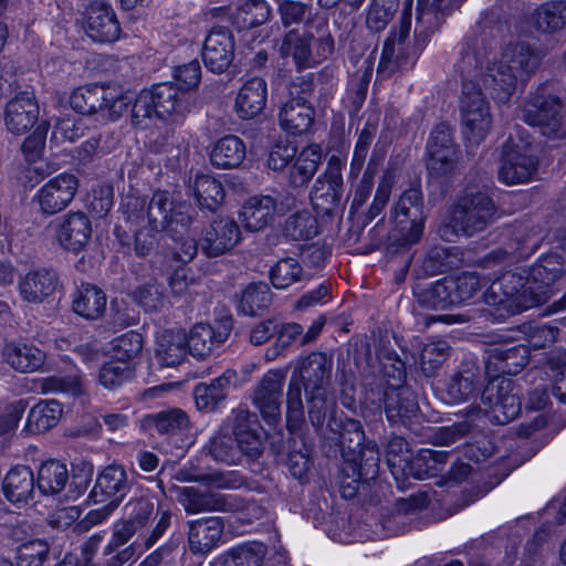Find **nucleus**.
Masks as SVG:
<instances>
[{"label": "nucleus", "instance_id": "a18cd8bd", "mask_svg": "<svg viewBox=\"0 0 566 566\" xmlns=\"http://www.w3.org/2000/svg\"><path fill=\"white\" fill-rule=\"evenodd\" d=\"M69 482V471L64 463L49 460L38 471L36 485L41 494L53 496L60 494Z\"/></svg>", "mask_w": 566, "mask_h": 566}, {"label": "nucleus", "instance_id": "e2e57ef3", "mask_svg": "<svg viewBox=\"0 0 566 566\" xmlns=\"http://www.w3.org/2000/svg\"><path fill=\"white\" fill-rule=\"evenodd\" d=\"M266 553L265 545L250 542L233 547L227 555L232 566H262Z\"/></svg>", "mask_w": 566, "mask_h": 566}, {"label": "nucleus", "instance_id": "4468645a", "mask_svg": "<svg viewBox=\"0 0 566 566\" xmlns=\"http://www.w3.org/2000/svg\"><path fill=\"white\" fill-rule=\"evenodd\" d=\"M482 410L491 421L505 424L517 417L521 411V401L511 380L500 379L496 384L490 382L481 396Z\"/></svg>", "mask_w": 566, "mask_h": 566}, {"label": "nucleus", "instance_id": "a878e982", "mask_svg": "<svg viewBox=\"0 0 566 566\" xmlns=\"http://www.w3.org/2000/svg\"><path fill=\"white\" fill-rule=\"evenodd\" d=\"M92 235L91 220L83 211L64 214L57 222L56 238L62 248L78 253Z\"/></svg>", "mask_w": 566, "mask_h": 566}, {"label": "nucleus", "instance_id": "9b49d317", "mask_svg": "<svg viewBox=\"0 0 566 566\" xmlns=\"http://www.w3.org/2000/svg\"><path fill=\"white\" fill-rule=\"evenodd\" d=\"M392 218L397 226L390 234L401 245H411L421 239L427 216L423 210V196L420 187L406 189L394 206Z\"/></svg>", "mask_w": 566, "mask_h": 566}, {"label": "nucleus", "instance_id": "f257e3e1", "mask_svg": "<svg viewBox=\"0 0 566 566\" xmlns=\"http://www.w3.org/2000/svg\"><path fill=\"white\" fill-rule=\"evenodd\" d=\"M566 261L557 253L542 256L530 269L506 272L484 292L485 303L493 308L495 321L539 306L549 298L551 285L562 276Z\"/></svg>", "mask_w": 566, "mask_h": 566}, {"label": "nucleus", "instance_id": "7ed1b4c3", "mask_svg": "<svg viewBox=\"0 0 566 566\" xmlns=\"http://www.w3.org/2000/svg\"><path fill=\"white\" fill-rule=\"evenodd\" d=\"M541 64L539 53L525 42L507 44L499 59L489 63L483 84L496 103H506L518 85H524Z\"/></svg>", "mask_w": 566, "mask_h": 566}, {"label": "nucleus", "instance_id": "37998d69", "mask_svg": "<svg viewBox=\"0 0 566 566\" xmlns=\"http://www.w3.org/2000/svg\"><path fill=\"white\" fill-rule=\"evenodd\" d=\"M448 277L431 283H418L413 294L420 306L430 310H446L454 306Z\"/></svg>", "mask_w": 566, "mask_h": 566}, {"label": "nucleus", "instance_id": "e433bc0d", "mask_svg": "<svg viewBox=\"0 0 566 566\" xmlns=\"http://www.w3.org/2000/svg\"><path fill=\"white\" fill-rule=\"evenodd\" d=\"M2 356L4 360L20 373H32L38 370L45 360V354L38 347L10 342L3 346Z\"/></svg>", "mask_w": 566, "mask_h": 566}, {"label": "nucleus", "instance_id": "09e8293b", "mask_svg": "<svg viewBox=\"0 0 566 566\" xmlns=\"http://www.w3.org/2000/svg\"><path fill=\"white\" fill-rule=\"evenodd\" d=\"M193 196L201 209L214 211L224 199L222 184L210 175H197L192 184Z\"/></svg>", "mask_w": 566, "mask_h": 566}, {"label": "nucleus", "instance_id": "7c9ffc66", "mask_svg": "<svg viewBox=\"0 0 566 566\" xmlns=\"http://www.w3.org/2000/svg\"><path fill=\"white\" fill-rule=\"evenodd\" d=\"M126 228L116 227L115 233L123 247L133 249L138 258L151 255L158 247L160 231L144 223L134 224L125 219Z\"/></svg>", "mask_w": 566, "mask_h": 566}, {"label": "nucleus", "instance_id": "bf43d9fd", "mask_svg": "<svg viewBox=\"0 0 566 566\" xmlns=\"http://www.w3.org/2000/svg\"><path fill=\"white\" fill-rule=\"evenodd\" d=\"M378 359L381 365L382 377L386 381L384 389L408 388L403 385L406 380V366L396 352L381 349L378 353Z\"/></svg>", "mask_w": 566, "mask_h": 566}, {"label": "nucleus", "instance_id": "680f3d73", "mask_svg": "<svg viewBox=\"0 0 566 566\" xmlns=\"http://www.w3.org/2000/svg\"><path fill=\"white\" fill-rule=\"evenodd\" d=\"M399 2L400 0H371L366 15L368 30L375 33L384 31L397 13Z\"/></svg>", "mask_w": 566, "mask_h": 566}, {"label": "nucleus", "instance_id": "bb28decb", "mask_svg": "<svg viewBox=\"0 0 566 566\" xmlns=\"http://www.w3.org/2000/svg\"><path fill=\"white\" fill-rule=\"evenodd\" d=\"M241 239L238 223L230 218L216 219L206 230L201 250L209 258L219 256L232 250Z\"/></svg>", "mask_w": 566, "mask_h": 566}, {"label": "nucleus", "instance_id": "864d4df0", "mask_svg": "<svg viewBox=\"0 0 566 566\" xmlns=\"http://www.w3.org/2000/svg\"><path fill=\"white\" fill-rule=\"evenodd\" d=\"M62 416V406L56 400H43L33 406L27 427L32 432H44L55 427Z\"/></svg>", "mask_w": 566, "mask_h": 566}, {"label": "nucleus", "instance_id": "f704fd0d", "mask_svg": "<svg viewBox=\"0 0 566 566\" xmlns=\"http://www.w3.org/2000/svg\"><path fill=\"white\" fill-rule=\"evenodd\" d=\"M187 336L181 331H164L157 336L155 358L163 367L178 366L187 355Z\"/></svg>", "mask_w": 566, "mask_h": 566}, {"label": "nucleus", "instance_id": "ddd939ff", "mask_svg": "<svg viewBox=\"0 0 566 566\" xmlns=\"http://www.w3.org/2000/svg\"><path fill=\"white\" fill-rule=\"evenodd\" d=\"M343 186L342 160L332 156L310 193L314 210L323 216H333L337 212L343 197Z\"/></svg>", "mask_w": 566, "mask_h": 566}, {"label": "nucleus", "instance_id": "4d7b16f0", "mask_svg": "<svg viewBox=\"0 0 566 566\" xmlns=\"http://www.w3.org/2000/svg\"><path fill=\"white\" fill-rule=\"evenodd\" d=\"M317 233V220L308 210H301L291 214L283 226V234L295 241L310 240Z\"/></svg>", "mask_w": 566, "mask_h": 566}, {"label": "nucleus", "instance_id": "dca6fc26", "mask_svg": "<svg viewBox=\"0 0 566 566\" xmlns=\"http://www.w3.org/2000/svg\"><path fill=\"white\" fill-rule=\"evenodd\" d=\"M411 27L410 9H405L398 29H394L384 42L378 73L387 76L405 66L409 61L408 38Z\"/></svg>", "mask_w": 566, "mask_h": 566}, {"label": "nucleus", "instance_id": "774afa93", "mask_svg": "<svg viewBox=\"0 0 566 566\" xmlns=\"http://www.w3.org/2000/svg\"><path fill=\"white\" fill-rule=\"evenodd\" d=\"M50 546L48 542L40 538H33L22 543L18 547V566H43L48 559Z\"/></svg>", "mask_w": 566, "mask_h": 566}, {"label": "nucleus", "instance_id": "c9c22d12", "mask_svg": "<svg viewBox=\"0 0 566 566\" xmlns=\"http://www.w3.org/2000/svg\"><path fill=\"white\" fill-rule=\"evenodd\" d=\"M302 33L311 42L319 59L325 60L334 53L335 42L329 30L328 19L325 15L321 13L308 15L303 24Z\"/></svg>", "mask_w": 566, "mask_h": 566}, {"label": "nucleus", "instance_id": "5701e85b", "mask_svg": "<svg viewBox=\"0 0 566 566\" xmlns=\"http://www.w3.org/2000/svg\"><path fill=\"white\" fill-rule=\"evenodd\" d=\"M530 361V347L524 344L500 346L490 350L485 360V374L499 378L518 374Z\"/></svg>", "mask_w": 566, "mask_h": 566}, {"label": "nucleus", "instance_id": "39448f33", "mask_svg": "<svg viewBox=\"0 0 566 566\" xmlns=\"http://www.w3.org/2000/svg\"><path fill=\"white\" fill-rule=\"evenodd\" d=\"M127 221L144 223L160 232L169 233L178 230H189L192 223L191 208L184 202H175L166 190H157L150 200L139 197H127L122 205Z\"/></svg>", "mask_w": 566, "mask_h": 566}, {"label": "nucleus", "instance_id": "a211bd4d", "mask_svg": "<svg viewBox=\"0 0 566 566\" xmlns=\"http://www.w3.org/2000/svg\"><path fill=\"white\" fill-rule=\"evenodd\" d=\"M177 501L188 514L233 512L238 507L231 496L195 486L178 488Z\"/></svg>", "mask_w": 566, "mask_h": 566}, {"label": "nucleus", "instance_id": "72a5a7b5", "mask_svg": "<svg viewBox=\"0 0 566 566\" xmlns=\"http://www.w3.org/2000/svg\"><path fill=\"white\" fill-rule=\"evenodd\" d=\"M481 380L480 369L474 364H464L447 381L444 392L450 402L469 400L478 391Z\"/></svg>", "mask_w": 566, "mask_h": 566}, {"label": "nucleus", "instance_id": "69168bd1", "mask_svg": "<svg viewBox=\"0 0 566 566\" xmlns=\"http://www.w3.org/2000/svg\"><path fill=\"white\" fill-rule=\"evenodd\" d=\"M450 346L446 340H434L426 344L420 353V366L428 377L442 366L449 356Z\"/></svg>", "mask_w": 566, "mask_h": 566}, {"label": "nucleus", "instance_id": "2f4dec72", "mask_svg": "<svg viewBox=\"0 0 566 566\" xmlns=\"http://www.w3.org/2000/svg\"><path fill=\"white\" fill-rule=\"evenodd\" d=\"M35 480L27 465H17L9 470L2 481L4 497L14 505H25L34 494Z\"/></svg>", "mask_w": 566, "mask_h": 566}, {"label": "nucleus", "instance_id": "2eb2a0df", "mask_svg": "<svg viewBox=\"0 0 566 566\" xmlns=\"http://www.w3.org/2000/svg\"><path fill=\"white\" fill-rule=\"evenodd\" d=\"M78 185L80 181L75 175L62 172L51 178L38 190L34 201L43 214H56L73 201Z\"/></svg>", "mask_w": 566, "mask_h": 566}, {"label": "nucleus", "instance_id": "393cba45", "mask_svg": "<svg viewBox=\"0 0 566 566\" xmlns=\"http://www.w3.org/2000/svg\"><path fill=\"white\" fill-rule=\"evenodd\" d=\"M129 491L127 474L120 465H108L97 476L90 499L95 503H112L118 506Z\"/></svg>", "mask_w": 566, "mask_h": 566}, {"label": "nucleus", "instance_id": "0e129e2a", "mask_svg": "<svg viewBox=\"0 0 566 566\" xmlns=\"http://www.w3.org/2000/svg\"><path fill=\"white\" fill-rule=\"evenodd\" d=\"M208 451L217 462L237 464L241 460L234 438L226 433L219 432L213 436L208 444Z\"/></svg>", "mask_w": 566, "mask_h": 566}, {"label": "nucleus", "instance_id": "aec40b11", "mask_svg": "<svg viewBox=\"0 0 566 566\" xmlns=\"http://www.w3.org/2000/svg\"><path fill=\"white\" fill-rule=\"evenodd\" d=\"M224 534V521L219 516H209L188 522L189 549L195 555H207L221 543Z\"/></svg>", "mask_w": 566, "mask_h": 566}, {"label": "nucleus", "instance_id": "49530a36", "mask_svg": "<svg viewBox=\"0 0 566 566\" xmlns=\"http://www.w3.org/2000/svg\"><path fill=\"white\" fill-rule=\"evenodd\" d=\"M449 454L447 451L420 449L410 459L406 470L418 480L436 476L447 463Z\"/></svg>", "mask_w": 566, "mask_h": 566}, {"label": "nucleus", "instance_id": "473e14b6", "mask_svg": "<svg viewBox=\"0 0 566 566\" xmlns=\"http://www.w3.org/2000/svg\"><path fill=\"white\" fill-rule=\"evenodd\" d=\"M55 272L41 269L27 273L19 282L21 297L29 303H41L52 295L57 286Z\"/></svg>", "mask_w": 566, "mask_h": 566}, {"label": "nucleus", "instance_id": "9d476101", "mask_svg": "<svg viewBox=\"0 0 566 566\" xmlns=\"http://www.w3.org/2000/svg\"><path fill=\"white\" fill-rule=\"evenodd\" d=\"M365 403L375 412L380 413L384 409L388 421L392 424L408 427L419 417L418 401L410 388L370 387L366 390Z\"/></svg>", "mask_w": 566, "mask_h": 566}, {"label": "nucleus", "instance_id": "412c9836", "mask_svg": "<svg viewBox=\"0 0 566 566\" xmlns=\"http://www.w3.org/2000/svg\"><path fill=\"white\" fill-rule=\"evenodd\" d=\"M86 33L101 43L114 42L119 38V22L113 8L105 0H94L87 8Z\"/></svg>", "mask_w": 566, "mask_h": 566}, {"label": "nucleus", "instance_id": "603ef678", "mask_svg": "<svg viewBox=\"0 0 566 566\" xmlns=\"http://www.w3.org/2000/svg\"><path fill=\"white\" fill-rule=\"evenodd\" d=\"M272 293L266 283H251L242 292L239 312L247 316L261 315L271 304Z\"/></svg>", "mask_w": 566, "mask_h": 566}, {"label": "nucleus", "instance_id": "58836bf2", "mask_svg": "<svg viewBox=\"0 0 566 566\" xmlns=\"http://www.w3.org/2000/svg\"><path fill=\"white\" fill-rule=\"evenodd\" d=\"M240 218L249 231H260L266 228L274 218L272 196H254L242 206Z\"/></svg>", "mask_w": 566, "mask_h": 566}, {"label": "nucleus", "instance_id": "1a4fd4ad", "mask_svg": "<svg viewBox=\"0 0 566 566\" xmlns=\"http://www.w3.org/2000/svg\"><path fill=\"white\" fill-rule=\"evenodd\" d=\"M314 93V82L310 76H297L289 86V99L282 105L279 119L282 129L292 135H302L314 123L315 111L310 98Z\"/></svg>", "mask_w": 566, "mask_h": 566}, {"label": "nucleus", "instance_id": "6ab92c4d", "mask_svg": "<svg viewBox=\"0 0 566 566\" xmlns=\"http://www.w3.org/2000/svg\"><path fill=\"white\" fill-rule=\"evenodd\" d=\"M234 57V38L226 27H214L206 36L202 59L208 70L213 73L224 72Z\"/></svg>", "mask_w": 566, "mask_h": 566}, {"label": "nucleus", "instance_id": "423d86ee", "mask_svg": "<svg viewBox=\"0 0 566 566\" xmlns=\"http://www.w3.org/2000/svg\"><path fill=\"white\" fill-rule=\"evenodd\" d=\"M496 211L495 202L488 193L464 192L448 209L447 220L439 227V235L448 242L460 235L471 238L495 221Z\"/></svg>", "mask_w": 566, "mask_h": 566}, {"label": "nucleus", "instance_id": "f3484780", "mask_svg": "<svg viewBox=\"0 0 566 566\" xmlns=\"http://www.w3.org/2000/svg\"><path fill=\"white\" fill-rule=\"evenodd\" d=\"M285 379L286 371L271 369L263 375L251 395L252 403L269 422L276 421L280 416Z\"/></svg>", "mask_w": 566, "mask_h": 566}, {"label": "nucleus", "instance_id": "8fccbe9b", "mask_svg": "<svg viewBox=\"0 0 566 566\" xmlns=\"http://www.w3.org/2000/svg\"><path fill=\"white\" fill-rule=\"evenodd\" d=\"M142 424L146 429H156L160 434H177L188 428L189 419L185 411L172 408L145 416Z\"/></svg>", "mask_w": 566, "mask_h": 566}, {"label": "nucleus", "instance_id": "3c124183", "mask_svg": "<svg viewBox=\"0 0 566 566\" xmlns=\"http://www.w3.org/2000/svg\"><path fill=\"white\" fill-rule=\"evenodd\" d=\"M305 398L311 424L315 431L319 432L324 427L327 416L332 415L336 407L335 398L329 392V389L305 391Z\"/></svg>", "mask_w": 566, "mask_h": 566}, {"label": "nucleus", "instance_id": "f8f14e48", "mask_svg": "<svg viewBox=\"0 0 566 566\" xmlns=\"http://www.w3.org/2000/svg\"><path fill=\"white\" fill-rule=\"evenodd\" d=\"M538 168V160L527 145H520L509 139L502 147L499 180L513 186L526 184L533 179Z\"/></svg>", "mask_w": 566, "mask_h": 566}, {"label": "nucleus", "instance_id": "13d9d810", "mask_svg": "<svg viewBox=\"0 0 566 566\" xmlns=\"http://www.w3.org/2000/svg\"><path fill=\"white\" fill-rule=\"evenodd\" d=\"M312 48L311 42L303 36V33L298 29H293L284 35L280 53L282 56H292L296 66L302 69L308 65Z\"/></svg>", "mask_w": 566, "mask_h": 566}, {"label": "nucleus", "instance_id": "338daca9", "mask_svg": "<svg viewBox=\"0 0 566 566\" xmlns=\"http://www.w3.org/2000/svg\"><path fill=\"white\" fill-rule=\"evenodd\" d=\"M454 305L472 298L482 287L480 276L473 272H465L452 279L448 277Z\"/></svg>", "mask_w": 566, "mask_h": 566}, {"label": "nucleus", "instance_id": "c756f323", "mask_svg": "<svg viewBox=\"0 0 566 566\" xmlns=\"http://www.w3.org/2000/svg\"><path fill=\"white\" fill-rule=\"evenodd\" d=\"M266 98L265 80L254 76L240 87L234 102V111L241 119H252L265 108Z\"/></svg>", "mask_w": 566, "mask_h": 566}, {"label": "nucleus", "instance_id": "a19ab883", "mask_svg": "<svg viewBox=\"0 0 566 566\" xmlns=\"http://www.w3.org/2000/svg\"><path fill=\"white\" fill-rule=\"evenodd\" d=\"M245 156L244 142L238 136L227 135L214 144L210 154V161L217 168L231 169L239 167Z\"/></svg>", "mask_w": 566, "mask_h": 566}, {"label": "nucleus", "instance_id": "f03ea898", "mask_svg": "<svg viewBox=\"0 0 566 566\" xmlns=\"http://www.w3.org/2000/svg\"><path fill=\"white\" fill-rule=\"evenodd\" d=\"M492 42L484 34L468 35L455 64L462 78L460 113L462 133L471 145H479L489 134L492 125L490 105L480 87L472 81L481 69Z\"/></svg>", "mask_w": 566, "mask_h": 566}, {"label": "nucleus", "instance_id": "ea45409f", "mask_svg": "<svg viewBox=\"0 0 566 566\" xmlns=\"http://www.w3.org/2000/svg\"><path fill=\"white\" fill-rule=\"evenodd\" d=\"M106 295L102 289L83 283L73 295V311L86 319L99 318L106 310Z\"/></svg>", "mask_w": 566, "mask_h": 566}, {"label": "nucleus", "instance_id": "6e6552de", "mask_svg": "<svg viewBox=\"0 0 566 566\" xmlns=\"http://www.w3.org/2000/svg\"><path fill=\"white\" fill-rule=\"evenodd\" d=\"M563 107L557 96L545 94L544 90H537L524 101L520 117L551 139H566Z\"/></svg>", "mask_w": 566, "mask_h": 566}, {"label": "nucleus", "instance_id": "5fc2aeb1", "mask_svg": "<svg viewBox=\"0 0 566 566\" xmlns=\"http://www.w3.org/2000/svg\"><path fill=\"white\" fill-rule=\"evenodd\" d=\"M513 241L515 244L514 248L510 250L502 248L493 250L490 252L489 259L494 262H503L510 254H516L517 258H528L541 244V231L534 228L526 233L517 231Z\"/></svg>", "mask_w": 566, "mask_h": 566}, {"label": "nucleus", "instance_id": "de8ad7c7", "mask_svg": "<svg viewBox=\"0 0 566 566\" xmlns=\"http://www.w3.org/2000/svg\"><path fill=\"white\" fill-rule=\"evenodd\" d=\"M226 337L227 335L217 333L209 324L199 323L190 329L186 346L192 356L203 359L211 354L214 346L224 343Z\"/></svg>", "mask_w": 566, "mask_h": 566}, {"label": "nucleus", "instance_id": "20e7f679", "mask_svg": "<svg viewBox=\"0 0 566 566\" xmlns=\"http://www.w3.org/2000/svg\"><path fill=\"white\" fill-rule=\"evenodd\" d=\"M333 358L322 352H312L297 360L286 394V427L290 432L298 431L305 413L301 384L305 391L329 389Z\"/></svg>", "mask_w": 566, "mask_h": 566}, {"label": "nucleus", "instance_id": "6e6d98bb", "mask_svg": "<svg viewBox=\"0 0 566 566\" xmlns=\"http://www.w3.org/2000/svg\"><path fill=\"white\" fill-rule=\"evenodd\" d=\"M271 8L265 0H247L233 13V23L239 29H252L265 23Z\"/></svg>", "mask_w": 566, "mask_h": 566}, {"label": "nucleus", "instance_id": "c03bdc74", "mask_svg": "<svg viewBox=\"0 0 566 566\" xmlns=\"http://www.w3.org/2000/svg\"><path fill=\"white\" fill-rule=\"evenodd\" d=\"M188 231L178 227V230L167 233L170 242H165L164 256L168 268L174 263H188L197 255V241Z\"/></svg>", "mask_w": 566, "mask_h": 566}, {"label": "nucleus", "instance_id": "4c0bfd02", "mask_svg": "<svg viewBox=\"0 0 566 566\" xmlns=\"http://www.w3.org/2000/svg\"><path fill=\"white\" fill-rule=\"evenodd\" d=\"M344 471L353 476V482L369 481L376 479L379 472L380 453L375 441L363 442L358 457L354 461H345Z\"/></svg>", "mask_w": 566, "mask_h": 566}, {"label": "nucleus", "instance_id": "b1692460", "mask_svg": "<svg viewBox=\"0 0 566 566\" xmlns=\"http://www.w3.org/2000/svg\"><path fill=\"white\" fill-rule=\"evenodd\" d=\"M39 118V105L31 92H21L6 105L4 124L14 135L25 134Z\"/></svg>", "mask_w": 566, "mask_h": 566}, {"label": "nucleus", "instance_id": "4be33fe9", "mask_svg": "<svg viewBox=\"0 0 566 566\" xmlns=\"http://www.w3.org/2000/svg\"><path fill=\"white\" fill-rule=\"evenodd\" d=\"M147 91L153 97L156 116L160 119L178 120L190 112L189 96L171 83L156 84Z\"/></svg>", "mask_w": 566, "mask_h": 566}, {"label": "nucleus", "instance_id": "cd10ccee", "mask_svg": "<svg viewBox=\"0 0 566 566\" xmlns=\"http://www.w3.org/2000/svg\"><path fill=\"white\" fill-rule=\"evenodd\" d=\"M327 427L336 436L344 460H356L360 447L365 442V433L360 421L348 417L331 416Z\"/></svg>", "mask_w": 566, "mask_h": 566}, {"label": "nucleus", "instance_id": "052dcab7", "mask_svg": "<svg viewBox=\"0 0 566 566\" xmlns=\"http://www.w3.org/2000/svg\"><path fill=\"white\" fill-rule=\"evenodd\" d=\"M298 260L287 256L279 260L270 271V280L275 289H286L304 279Z\"/></svg>", "mask_w": 566, "mask_h": 566}, {"label": "nucleus", "instance_id": "c85d7f7f", "mask_svg": "<svg viewBox=\"0 0 566 566\" xmlns=\"http://www.w3.org/2000/svg\"><path fill=\"white\" fill-rule=\"evenodd\" d=\"M238 374L234 369H226L222 375L209 384L200 382L193 389L196 406L202 411H213L227 399L228 390L234 387Z\"/></svg>", "mask_w": 566, "mask_h": 566}, {"label": "nucleus", "instance_id": "0eeeda50", "mask_svg": "<svg viewBox=\"0 0 566 566\" xmlns=\"http://www.w3.org/2000/svg\"><path fill=\"white\" fill-rule=\"evenodd\" d=\"M130 98L116 84H91L75 88L70 96L71 107L83 115L101 114L116 120L127 109Z\"/></svg>", "mask_w": 566, "mask_h": 566}, {"label": "nucleus", "instance_id": "79ce46f5", "mask_svg": "<svg viewBox=\"0 0 566 566\" xmlns=\"http://www.w3.org/2000/svg\"><path fill=\"white\" fill-rule=\"evenodd\" d=\"M322 160L319 146L311 145L305 147L297 156L289 169V184L294 187L306 186L316 174Z\"/></svg>", "mask_w": 566, "mask_h": 566}]
</instances>
